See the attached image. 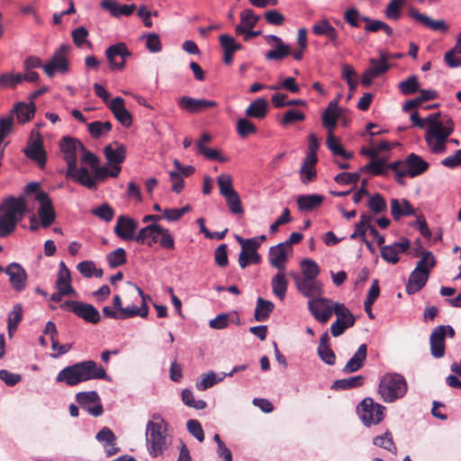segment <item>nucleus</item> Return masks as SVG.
I'll return each mask as SVG.
<instances>
[{
  "mask_svg": "<svg viewBox=\"0 0 461 461\" xmlns=\"http://www.w3.org/2000/svg\"><path fill=\"white\" fill-rule=\"evenodd\" d=\"M410 16L423 26L429 28L434 32H445L447 31V24L444 20H432L429 16L420 13L418 10L411 8L409 11Z\"/></svg>",
  "mask_w": 461,
  "mask_h": 461,
  "instance_id": "393cba45",
  "label": "nucleus"
},
{
  "mask_svg": "<svg viewBox=\"0 0 461 461\" xmlns=\"http://www.w3.org/2000/svg\"><path fill=\"white\" fill-rule=\"evenodd\" d=\"M455 330L450 325H439L433 329L429 336L430 354L435 358L445 355V340L447 337L454 338Z\"/></svg>",
  "mask_w": 461,
  "mask_h": 461,
  "instance_id": "0eeeda50",
  "label": "nucleus"
},
{
  "mask_svg": "<svg viewBox=\"0 0 461 461\" xmlns=\"http://www.w3.org/2000/svg\"><path fill=\"white\" fill-rule=\"evenodd\" d=\"M429 275L427 271L414 268L410 274L408 283L406 285V293L414 294L420 291L428 282Z\"/></svg>",
  "mask_w": 461,
  "mask_h": 461,
  "instance_id": "a878e982",
  "label": "nucleus"
},
{
  "mask_svg": "<svg viewBox=\"0 0 461 461\" xmlns=\"http://www.w3.org/2000/svg\"><path fill=\"white\" fill-rule=\"evenodd\" d=\"M290 46L283 43L276 45L274 50L267 51L265 55L267 60H281L290 54Z\"/></svg>",
  "mask_w": 461,
  "mask_h": 461,
  "instance_id": "4d7b16f0",
  "label": "nucleus"
},
{
  "mask_svg": "<svg viewBox=\"0 0 461 461\" xmlns=\"http://www.w3.org/2000/svg\"><path fill=\"white\" fill-rule=\"evenodd\" d=\"M80 406L94 417H99L104 412L101 399L95 391L80 392L76 395Z\"/></svg>",
  "mask_w": 461,
  "mask_h": 461,
  "instance_id": "4468645a",
  "label": "nucleus"
},
{
  "mask_svg": "<svg viewBox=\"0 0 461 461\" xmlns=\"http://www.w3.org/2000/svg\"><path fill=\"white\" fill-rule=\"evenodd\" d=\"M225 377L226 375H223V373L217 375L213 371H210L207 374L201 375L200 380L196 382L195 386L199 391H205L222 381Z\"/></svg>",
  "mask_w": 461,
  "mask_h": 461,
  "instance_id": "ea45409f",
  "label": "nucleus"
},
{
  "mask_svg": "<svg viewBox=\"0 0 461 461\" xmlns=\"http://www.w3.org/2000/svg\"><path fill=\"white\" fill-rule=\"evenodd\" d=\"M5 273L9 276L12 288L18 293L23 292L27 285V273L18 263H11L5 268Z\"/></svg>",
  "mask_w": 461,
  "mask_h": 461,
  "instance_id": "dca6fc26",
  "label": "nucleus"
},
{
  "mask_svg": "<svg viewBox=\"0 0 461 461\" xmlns=\"http://www.w3.org/2000/svg\"><path fill=\"white\" fill-rule=\"evenodd\" d=\"M188 432L194 436L199 442L204 439V432L201 423L197 420H189L186 422Z\"/></svg>",
  "mask_w": 461,
  "mask_h": 461,
  "instance_id": "774afa93",
  "label": "nucleus"
},
{
  "mask_svg": "<svg viewBox=\"0 0 461 461\" xmlns=\"http://www.w3.org/2000/svg\"><path fill=\"white\" fill-rule=\"evenodd\" d=\"M373 443L375 446H378L393 453L396 452V447L393 443L392 434L389 431L374 438Z\"/></svg>",
  "mask_w": 461,
  "mask_h": 461,
  "instance_id": "6e6d98bb",
  "label": "nucleus"
},
{
  "mask_svg": "<svg viewBox=\"0 0 461 461\" xmlns=\"http://www.w3.org/2000/svg\"><path fill=\"white\" fill-rule=\"evenodd\" d=\"M221 46L224 50L223 62L227 65L232 62L233 53L242 49L241 44L237 43L232 36L222 34L220 36Z\"/></svg>",
  "mask_w": 461,
  "mask_h": 461,
  "instance_id": "f704fd0d",
  "label": "nucleus"
},
{
  "mask_svg": "<svg viewBox=\"0 0 461 461\" xmlns=\"http://www.w3.org/2000/svg\"><path fill=\"white\" fill-rule=\"evenodd\" d=\"M339 116L340 109L338 105V101H331L322 113V124L329 132L334 131L337 126V120Z\"/></svg>",
  "mask_w": 461,
  "mask_h": 461,
  "instance_id": "c756f323",
  "label": "nucleus"
},
{
  "mask_svg": "<svg viewBox=\"0 0 461 461\" xmlns=\"http://www.w3.org/2000/svg\"><path fill=\"white\" fill-rule=\"evenodd\" d=\"M177 104L183 110L190 113H200L207 108L214 107L217 103L206 99H195L187 95H184L177 100Z\"/></svg>",
  "mask_w": 461,
  "mask_h": 461,
  "instance_id": "aec40b11",
  "label": "nucleus"
},
{
  "mask_svg": "<svg viewBox=\"0 0 461 461\" xmlns=\"http://www.w3.org/2000/svg\"><path fill=\"white\" fill-rule=\"evenodd\" d=\"M400 91L403 95H411L419 91L420 84L416 76H411L406 80L399 83Z\"/></svg>",
  "mask_w": 461,
  "mask_h": 461,
  "instance_id": "13d9d810",
  "label": "nucleus"
},
{
  "mask_svg": "<svg viewBox=\"0 0 461 461\" xmlns=\"http://www.w3.org/2000/svg\"><path fill=\"white\" fill-rule=\"evenodd\" d=\"M436 266V258L432 252L425 251L422 253L421 258L416 264V268L427 271L429 275L431 269Z\"/></svg>",
  "mask_w": 461,
  "mask_h": 461,
  "instance_id": "bf43d9fd",
  "label": "nucleus"
},
{
  "mask_svg": "<svg viewBox=\"0 0 461 461\" xmlns=\"http://www.w3.org/2000/svg\"><path fill=\"white\" fill-rule=\"evenodd\" d=\"M296 288L305 297H314L322 294V284L314 278L309 279L296 276Z\"/></svg>",
  "mask_w": 461,
  "mask_h": 461,
  "instance_id": "5701e85b",
  "label": "nucleus"
},
{
  "mask_svg": "<svg viewBox=\"0 0 461 461\" xmlns=\"http://www.w3.org/2000/svg\"><path fill=\"white\" fill-rule=\"evenodd\" d=\"M405 0H391L387 5L384 14L387 19L397 21L402 15V6Z\"/></svg>",
  "mask_w": 461,
  "mask_h": 461,
  "instance_id": "603ef678",
  "label": "nucleus"
},
{
  "mask_svg": "<svg viewBox=\"0 0 461 461\" xmlns=\"http://www.w3.org/2000/svg\"><path fill=\"white\" fill-rule=\"evenodd\" d=\"M237 132L241 138H247L257 132V127L249 120L241 118L237 122Z\"/></svg>",
  "mask_w": 461,
  "mask_h": 461,
  "instance_id": "680f3d73",
  "label": "nucleus"
},
{
  "mask_svg": "<svg viewBox=\"0 0 461 461\" xmlns=\"http://www.w3.org/2000/svg\"><path fill=\"white\" fill-rule=\"evenodd\" d=\"M101 6L110 12V14L114 17H120L122 15L130 16L136 9V5L134 4L121 5L115 0H103L101 2Z\"/></svg>",
  "mask_w": 461,
  "mask_h": 461,
  "instance_id": "7c9ffc66",
  "label": "nucleus"
},
{
  "mask_svg": "<svg viewBox=\"0 0 461 461\" xmlns=\"http://www.w3.org/2000/svg\"><path fill=\"white\" fill-rule=\"evenodd\" d=\"M34 200L40 203L38 214L41 225L43 228L50 227L56 220V212L50 195L46 192H39L34 196Z\"/></svg>",
  "mask_w": 461,
  "mask_h": 461,
  "instance_id": "ddd939ff",
  "label": "nucleus"
},
{
  "mask_svg": "<svg viewBox=\"0 0 461 461\" xmlns=\"http://www.w3.org/2000/svg\"><path fill=\"white\" fill-rule=\"evenodd\" d=\"M312 30L317 36L327 37L333 46L338 47L339 45L338 32L327 19L315 23Z\"/></svg>",
  "mask_w": 461,
  "mask_h": 461,
  "instance_id": "bb28decb",
  "label": "nucleus"
},
{
  "mask_svg": "<svg viewBox=\"0 0 461 461\" xmlns=\"http://www.w3.org/2000/svg\"><path fill=\"white\" fill-rule=\"evenodd\" d=\"M113 145L115 148L113 147V144L104 148V153L105 158L109 165H121L125 159V147L117 141H114Z\"/></svg>",
  "mask_w": 461,
  "mask_h": 461,
  "instance_id": "2f4dec72",
  "label": "nucleus"
},
{
  "mask_svg": "<svg viewBox=\"0 0 461 461\" xmlns=\"http://www.w3.org/2000/svg\"><path fill=\"white\" fill-rule=\"evenodd\" d=\"M94 379L109 380V377L102 366H98L94 360H86L61 369L57 375L56 382L74 386Z\"/></svg>",
  "mask_w": 461,
  "mask_h": 461,
  "instance_id": "f03ea898",
  "label": "nucleus"
},
{
  "mask_svg": "<svg viewBox=\"0 0 461 461\" xmlns=\"http://www.w3.org/2000/svg\"><path fill=\"white\" fill-rule=\"evenodd\" d=\"M373 219V215L369 212L361 213L360 220L355 226V231L350 235L349 238L351 240H356L357 238L363 240L366 238V232L369 230Z\"/></svg>",
  "mask_w": 461,
  "mask_h": 461,
  "instance_id": "58836bf2",
  "label": "nucleus"
},
{
  "mask_svg": "<svg viewBox=\"0 0 461 461\" xmlns=\"http://www.w3.org/2000/svg\"><path fill=\"white\" fill-rule=\"evenodd\" d=\"M274 303L270 301L258 297L257 300V306L254 312V317L258 321H265L269 317V314L274 310Z\"/></svg>",
  "mask_w": 461,
  "mask_h": 461,
  "instance_id": "79ce46f5",
  "label": "nucleus"
},
{
  "mask_svg": "<svg viewBox=\"0 0 461 461\" xmlns=\"http://www.w3.org/2000/svg\"><path fill=\"white\" fill-rule=\"evenodd\" d=\"M453 131V122L449 121V127H446L444 130L426 131L425 140L430 150L435 154L445 152L447 137Z\"/></svg>",
  "mask_w": 461,
  "mask_h": 461,
  "instance_id": "f8f14e48",
  "label": "nucleus"
},
{
  "mask_svg": "<svg viewBox=\"0 0 461 461\" xmlns=\"http://www.w3.org/2000/svg\"><path fill=\"white\" fill-rule=\"evenodd\" d=\"M71 276L69 274H58L56 286L58 290L61 291L62 294H75L76 291L71 286Z\"/></svg>",
  "mask_w": 461,
  "mask_h": 461,
  "instance_id": "052dcab7",
  "label": "nucleus"
},
{
  "mask_svg": "<svg viewBox=\"0 0 461 461\" xmlns=\"http://www.w3.org/2000/svg\"><path fill=\"white\" fill-rule=\"evenodd\" d=\"M23 319V306L21 303H15L13 310L8 314L7 330L8 334L12 336L13 332L18 328Z\"/></svg>",
  "mask_w": 461,
  "mask_h": 461,
  "instance_id": "c03bdc74",
  "label": "nucleus"
},
{
  "mask_svg": "<svg viewBox=\"0 0 461 461\" xmlns=\"http://www.w3.org/2000/svg\"><path fill=\"white\" fill-rule=\"evenodd\" d=\"M92 212L106 222L111 221L114 215L113 209L108 203H103L101 206L93 209Z\"/></svg>",
  "mask_w": 461,
  "mask_h": 461,
  "instance_id": "338daca9",
  "label": "nucleus"
},
{
  "mask_svg": "<svg viewBox=\"0 0 461 461\" xmlns=\"http://www.w3.org/2000/svg\"><path fill=\"white\" fill-rule=\"evenodd\" d=\"M391 214L394 221H399L403 216L414 215L415 209L407 199L393 198L391 200Z\"/></svg>",
  "mask_w": 461,
  "mask_h": 461,
  "instance_id": "c85d7f7f",
  "label": "nucleus"
},
{
  "mask_svg": "<svg viewBox=\"0 0 461 461\" xmlns=\"http://www.w3.org/2000/svg\"><path fill=\"white\" fill-rule=\"evenodd\" d=\"M367 207L371 212L375 215L384 213L387 210V204L384 198L378 193L368 194Z\"/></svg>",
  "mask_w": 461,
  "mask_h": 461,
  "instance_id": "a18cd8bd",
  "label": "nucleus"
},
{
  "mask_svg": "<svg viewBox=\"0 0 461 461\" xmlns=\"http://www.w3.org/2000/svg\"><path fill=\"white\" fill-rule=\"evenodd\" d=\"M410 244L409 239L403 238L392 245L382 246L381 257L390 264H396L400 259L399 255L408 250Z\"/></svg>",
  "mask_w": 461,
  "mask_h": 461,
  "instance_id": "6ab92c4d",
  "label": "nucleus"
},
{
  "mask_svg": "<svg viewBox=\"0 0 461 461\" xmlns=\"http://www.w3.org/2000/svg\"><path fill=\"white\" fill-rule=\"evenodd\" d=\"M106 260L111 268H115L126 263V252L124 249L118 248L106 256Z\"/></svg>",
  "mask_w": 461,
  "mask_h": 461,
  "instance_id": "09e8293b",
  "label": "nucleus"
},
{
  "mask_svg": "<svg viewBox=\"0 0 461 461\" xmlns=\"http://www.w3.org/2000/svg\"><path fill=\"white\" fill-rule=\"evenodd\" d=\"M429 165L420 156L411 153L404 159L405 172L399 173V176H409L411 177H416L422 175L429 168Z\"/></svg>",
  "mask_w": 461,
  "mask_h": 461,
  "instance_id": "a211bd4d",
  "label": "nucleus"
},
{
  "mask_svg": "<svg viewBox=\"0 0 461 461\" xmlns=\"http://www.w3.org/2000/svg\"><path fill=\"white\" fill-rule=\"evenodd\" d=\"M23 82L21 73H3L0 76V87L2 88H15Z\"/></svg>",
  "mask_w": 461,
  "mask_h": 461,
  "instance_id": "3c124183",
  "label": "nucleus"
},
{
  "mask_svg": "<svg viewBox=\"0 0 461 461\" xmlns=\"http://www.w3.org/2000/svg\"><path fill=\"white\" fill-rule=\"evenodd\" d=\"M59 307L63 310H68L73 312L78 318H81L91 324H96L101 320V315L98 310L90 303L68 300L61 303Z\"/></svg>",
  "mask_w": 461,
  "mask_h": 461,
  "instance_id": "423d86ee",
  "label": "nucleus"
},
{
  "mask_svg": "<svg viewBox=\"0 0 461 461\" xmlns=\"http://www.w3.org/2000/svg\"><path fill=\"white\" fill-rule=\"evenodd\" d=\"M154 420H149L146 425V444L149 455L157 457L167 448V423L158 414H154Z\"/></svg>",
  "mask_w": 461,
  "mask_h": 461,
  "instance_id": "20e7f679",
  "label": "nucleus"
},
{
  "mask_svg": "<svg viewBox=\"0 0 461 461\" xmlns=\"http://www.w3.org/2000/svg\"><path fill=\"white\" fill-rule=\"evenodd\" d=\"M161 225L158 223H150L141 228L136 236V242L147 245L151 248L154 244H158V235L160 234Z\"/></svg>",
  "mask_w": 461,
  "mask_h": 461,
  "instance_id": "4be33fe9",
  "label": "nucleus"
},
{
  "mask_svg": "<svg viewBox=\"0 0 461 461\" xmlns=\"http://www.w3.org/2000/svg\"><path fill=\"white\" fill-rule=\"evenodd\" d=\"M138 223L133 219L121 215L117 218L114 226V233L117 237L124 240L136 241Z\"/></svg>",
  "mask_w": 461,
  "mask_h": 461,
  "instance_id": "f3484780",
  "label": "nucleus"
},
{
  "mask_svg": "<svg viewBox=\"0 0 461 461\" xmlns=\"http://www.w3.org/2000/svg\"><path fill=\"white\" fill-rule=\"evenodd\" d=\"M273 294L277 296L281 301L285 297L288 282L285 276L281 271L278 272L271 281Z\"/></svg>",
  "mask_w": 461,
  "mask_h": 461,
  "instance_id": "37998d69",
  "label": "nucleus"
},
{
  "mask_svg": "<svg viewBox=\"0 0 461 461\" xmlns=\"http://www.w3.org/2000/svg\"><path fill=\"white\" fill-rule=\"evenodd\" d=\"M87 130L93 138L98 139L112 130V123L95 121L87 124Z\"/></svg>",
  "mask_w": 461,
  "mask_h": 461,
  "instance_id": "de8ad7c7",
  "label": "nucleus"
},
{
  "mask_svg": "<svg viewBox=\"0 0 461 461\" xmlns=\"http://www.w3.org/2000/svg\"><path fill=\"white\" fill-rule=\"evenodd\" d=\"M365 377L363 375H355L348 378L339 379L333 382L331 389L333 390H348L357 388L363 385Z\"/></svg>",
  "mask_w": 461,
  "mask_h": 461,
  "instance_id": "a19ab883",
  "label": "nucleus"
},
{
  "mask_svg": "<svg viewBox=\"0 0 461 461\" xmlns=\"http://www.w3.org/2000/svg\"><path fill=\"white\" fill-rule=\"evenodd\" d=\"M23 152L28 158L35 161L40 167L42 168L45 166L47 156L43 149V139L39 131H32Z\"/></svg>",
  "mask_w": 461,
  "mask_h": 461,
  "instance_id": "1a4fd4ad",
  "label": "nucleus"
},
{
  "mask_svg": "<svg viewBox=\"0 0 461 461\" xmlns=\"http://www.w3.org/2000/svg\"><path fill=\"white\" fill-rule=\"evenodd\" d=\"M59 148L67 164L66 178H70L85 187H93L94 183L88 176L89 170L86 167H77V157L83 149V143L76 138L67 136L60 140Z\"/></svg>",
  "mask_w": 461,
  "mask_h": 461,
  "instance_id": "f257e3e1",
  "label": "nucleus"
},
{
  "mask_svg": "<svg viewBox=\"0 0 461 461\" xmlns=\"http://www.w3.org/2000/svg\"><path fill=\"white\" fill-rule=\"evenodd\" d=\"M183 402L191 408L195 410H203L206 408L207 403L203 400L195 401L194 397V393L190 389H185L181 393Z\"/></svg>",
  "mask_w": 461,
  "mask_h": 461,
  "instance_id": "5fc2aeb1",
  "label": "nucleus"
},
{
  "mask_svg": "<svg viewBox=\"0 0 461 461\" xmlns=\"http://www.w3.org/2000/svg\"><path fill=\"white\" fill-rule=\"evenodd\" d=\"M327 148L332 152L335 156H341L342 158L348 159L353 157L352 152H348L344 149V148L339 143L338 140L334 136L333 132H329L327 137Z\"/></svg>",
  "mask_w": 461,
  "mask_h": 461,
  "instance_id": "49530a36",
  "label": "nucleus"
},
{
  "mask_svg": "<svg viewBox=\"0 0 461 461\" xmlns=\"http://www.w3.org/2000/svg\"><path fill=\"white\" fill-rule=\"evenodd\" d=\"M379 59L374 58L370 59V67L367 68L369 70V74H373L375 77L384 74L390 68V65L387 63L389 53L381 50L379 51Z\"/></svg>",
  "mask_w": 461,
  "mask_h": 461,
  "instance_id": "c9c22d12",
  "label": "nucleus"
},
{
  "mask_svg": "<svg viewBox=\"0 0 461 461\" xmlns=\"http://www.w3.org/2000/svg\"><path fill=\"white\" fill-rule=\"evenodd\" d=\"M230 211L234 214L243 213L244 210L241 204V200L237 192H233L227 196H224Z\"/></svg>",
  "mask_w": 461,
  "mask_h": 461,
  "instance_id": "69168bd1",
  "label": "nucleus"
},
{
  "mask_svg": "<svg viewBox=\"0 0 461 461\" xmlns=\"http://www.w3.org/2000/svg\"><path fill=\"white\" fill-rule=\"evenodd\" d=\"M267 109L268 102L265 98L259 97L249 105L245 113L248 117L263 119L267 115Z\"/></svg>",
  "mask_w": 461,
  "mask_h": 461,
  "instance_id": "e433bc0d",
  "label": "nucleus"
},
{
  "mask_svg": "<svg viewBox=\"0 0 461 461\" xmlns=\"http://www.w3.org/2000/svg\"><path fill=\"white\" fill-rule=\"evenodd\" d=\"M408 390L405 378L400 374H386L380 381L378 392L385 402L402 398Z\"/></svg>",
  "mask_w": 461,
  "mask_h": 461,
  "instance_id": "39448f33",
  "label": "nucleus"
},
{
  "mask_svg": "<svg viewBox=\"0 0 461 461\" xmlns=\"http://www.w3.org/2000/svg\"><path fill=\"white\" fill-rule=\"evenodd\" d=\"M217 183L220 194L222 196H227L236 192L232 187V178L229 174H221L217 178Z\"/></svg>",
  "mask_w": 461,
  "mask_h": 461,
  "instance_id": "e2e57ef3",
  "label": "nucleus"
},
{
  "mask_svg": "<svg viewBox=\"0 0 461 461\" xmlns=\"http://www.w3.org/2000/svg\"><path fill=\"white\" fill-rule=\"evenodd\" d=\"M106 58L109 62L110 68L122 69L125 66L126 58L130 57L131 53L128 50L123 42L111 45L105 51Z\"/></svg>",
  "mask_w": 461,
  "mask_h": 461,
  "instance_id": "2eb2a0df",
  "label": "nucleus"
},
{
  "mask_svg": "<svg viewBox=\"0 0 461 461\" xmlns=\"http://www.w3.org/2000/svg\"><path fill=\"white\" fill-rule=\"evenodd\" d=\"M158 245L167 250L175 249V239L169 230L161 226L160 234L158 235Z\"/></svg>",
  "mask_w": 461,
  "mask_h": 461,
  "instance_id": "0e129e2a",
  "label": "nucleus"
},
{
  "mask_svg": "<svg viewBox=\"0 0 461 461\" xmlns=\"http://www.w3.org/2000/svg\"><path fill=\"white\" fill-rule=\"evenodd\" d=\"M35 110L36 106L33 102L30 104L20 102L14 105L13 112L15 113L17 121L23 124L33 117Z\"/></svg>",
  "mask_w": 461,
  "mask_h": 461,
  "instance_id": "4c0bfd02",
  "label": "nucleus"
},
{
  "mask_svg": "<svg viewBox=\"0 0 461 461\" xmlns=\"http://www.w3.org/2000/svg\"><path fill=\"white\" fill-rule=\"evenodd\" d=\"M320 358L329 366L335 365L336 356L330 346V336L328 332H324L321 339L317 349Z\"/></svg>",
  "mask_w": 461,
  "mask_h": 461,
  "instance_id": "72a5a7b5",
  "label": "nucleus"
},
{
  "mask_svg": "<svg viewBox=\"0 0 461 461\" xmlns=\"http://www.w3.org/2000/svg\"><path fill=\"white\" fill-rule=\"evenodd\" d=\"M324 197L318 194H302L297 196L298 209L302 212H310L317 209L323 203Z\"/></svg>",
  "mask_w": 461,
  "mask_h": 461,
  "instance_id": "473e14b6",
  "label": "nucleus"
},
{
  "mask_svg": "<svg viewBox=\"0 0 461 461\" xmlns=\"http://www.w3.org/2000/svg\"><path fill=\"white\" fill-rule=\"evenodd\" d=\"M303 268V277L309 279H316L319 276L321 269L318 264L310 258H305L301 263Z\"/></svg>",
  "mask_w": 461,
  "mask_h": 461,
  "instance_id": "864d4df0",
  "label": "nucleus"
},
{
  "mask_svg": "<svg viewBox=\"0 0 461 461\" xmlns=\"http://www.w3.org/2000/svg\"><path fill=\"white\" fill-rule=\"evenodd\" d=\"M70 50L68 44H62L59 50L55 51L50 60L43 66V70L49 77H53L55 72L67 73L69 69L68 59L66 57L67 52Z\"/></svg>",
  "mask_w": 461,
  "mask_h": 461,
  "instance_id": "9b49d317",
  "label": "nucleus"
},
{
  "mask_svg": "<svg viewBox=\"0 0 461 461\" xmlns=\"http://www.w3.org/2000/svg\"><path fill=\"white\" fill-rule=\"evenodd\" d=\"M27 212V202L23 195L5 199L0 203V238L12 234Z\"/></svg>",
  "mask_w": 461,
  "mask_h": 461,
  "instance_id": "7ed1b4c3",
  "label": "nucleus"
},
{
  "mask_svg": "<svg viewBox=\"0 0 461 461\" xmlns=\"http://www.w3.org/2000/svg\"><path fill=\"white\" fill-rule=\"evenodd\" d=\"M384 407L374 402L373 399H364L357 407V412L366 426L378 424L384 420Z\"/></svg>",
  "mask_w": 461,
  "mask_h": 461,
  "instance_id": "6e6552de",
  "label": "nucleus"
},
{
  "mask_svg": "<svg viewBox=\"0 0 461 461\" xmlns=\"http://www.w3.org/2000/svg\"><path fill=\"white\" fill-rule=\"evenodd\" d=\"M292 251L283 242L273 246L269 249V263L279 271H283L285 268L287 256Z\"/></svg>",
  "mask_w": 461,
  "mask_h": 461,
  "instance_id": "b1692460",
  "label": "nucleus"
},
{
  "mask_svg": "<svg viewBox=\"0 0 461 461\" xmlns=\"http://www.w3.org/2000/svg\"><path fill=\"white\" fill-rule=\"evenodd\" d=\"M308 310L314 319L326 323L333 314V302L324 297H314L308 302Z\"/></svg>",
  "mask_w": 461,
  "mask_h": 461,
  "instance_id": "9d476101",
  "label": "nucleus"
},
{
  "mask_svg": "<svg viewBox=\"0 0 461 461\" xmlns=\"http://www.w3.org/2000/svg\"><path fill=\"white\" fill-rule=\"evenodd\" d=\"M109 109L114 117L122 125L128 128L132 124V117L130 112L124 106V100L121 96H116L108 104Z\"/></svg>",
  "mask_w": 461,
  "mask_h": 461,
  "instance_id": "412c9836",
  "label": "nucleus"
},
{
  "mask_svg": "<svg viewBox=\"0 0 461 461\" xmlns=\"http://www.w3.org/2000/svg\"><path fill=\"white\" fill-rule=\"evenodd\" d=\"M367 356V346L361 344L355 354L349 358L345 366L342 368V372L345 374H350L361 369L366 362Z\"/></svg>",
  "mask_w": 461,
  "mask_h": 461,
  "instance_id": "cd10ccee",
  "label": "nucleus"
},
{
  "mask_svg": "<svg viewBox=\"0 0 461 461\" xmlns=\"http://www.w3.org/2000/svg\"><path fill=\"white\" fill-rule=\"evenodd\" d=\"M355 322L356 318H350L347 320L337 318V320L330 326V333L333 337H339L342 335L347 329L353 327Z\"/></svg>",
  "mask_w": 461,
  "mask_h": 461,
  "instance_id": "8fccbe9b",
  "label": "nucleus"
}]
</instances>
